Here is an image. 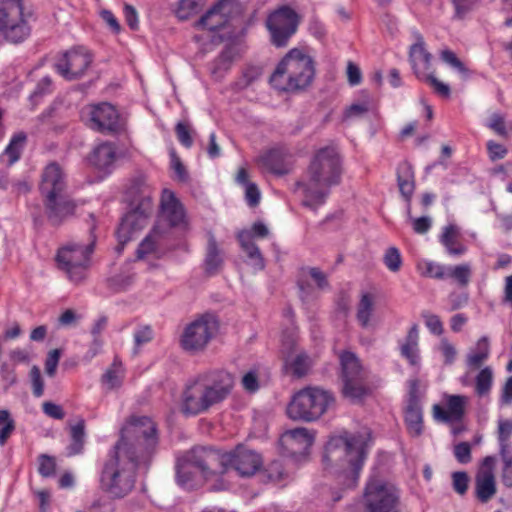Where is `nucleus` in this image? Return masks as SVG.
<instances>
[{
  "mask_svg": "<svg viewBox=\"0 0 512 512\" xmlns=\"http://www.w3.org/2000/svg\"><path fill=\"white\" fill-rule=\"evenodd\" d=\"M454 455L458 462L466 464L471 460V447L467 442H461L454 448Z\"/></svg>",
  "mask_w": 512,
  "mask_h": 512,
  "instance_id": "57",
  "label": "nucleus"
},
{
  "mask_svg": "<svg viewBox=\"0 0 512 512\" xmlns=\"http://www.w3.org/2000/svg\"><path fill=\"white\" fill-rule=\"evenodd\" d=\"M234 376L223 369L208 370L190 378L181 393L180 410L186 416L208 412L232 393Z\"/></svg>",
  "mask_w": 512,
  "mask_h": 512,
  "instance_id": "3",
  "label": "nucleus"
},
{
  "mask_svg": "<svg viewBox=\"0 0 512 512\" xmlns=\"http://www.w3.org/2000/svg\"><path fill=\"white\" fill-rule=\"evenodd\" d=\"M268 477L275 482L284 479L285 471L280 461H273L269 464L267 469Z\"/></svg>",
  "mask_w": 512,
  "mask_h": 512,
  "instance_id": "60",
  "label": "nucleus"
},
{
  "mask_svg": "<svg viewBox=\"0 0 512 512\" xmlns=\"http://www.w3.org/2000/svg\"><path fill=\"white\" fill-rule=\"evenodd\" d=\"M213 453L210 447H195L177 459L176 482L186 489L192 490L198 485V473L204 478L217 474L215 464L206 462L208 455Z\"/></svg>",
  "mask_w": 512,
  "mask_h": 512,
  "instance_id": "8",
  "label": "nucleus"
},
{
  "mask_svg": "<svg viewBox=\"0 0 512 512\" xmlns=\"http://www.w3.org/2000/svg\"><path fill=\"white\" fill-rule=\"evenodd\" d=\"M421 80L425 81L430 87H432L434 92L438 94L440 97L448 98L450 96V87L444 82L437 79L433 72H430Z\"/></svg>",
  "mask_w": 512,
  "mask_h": 512,
  "instance_id": "44",
  "label": "nucleus"
},
{
  "mask_svg": "<svg viewBox=\"0 0 512 512\" xmlns=\"http://www.w3.org/2000/svg\"><path fill=\"white\" fill-rule=\"evenodd\" d=\"M60 357V349H53L49 351L45 360V372L49 377L55 376Z\"/></svg>",
  "mask_w": 512,
  "mask_h": 512,
  "instance_id": "48",
  "label": "nucleus"
},
{
  "mask_svg": "<svg viewBox=\"0 0 512 512\" xmlns=\"http://www.w3.org/2000/svg\"><path fill=\"white\" fill-rule=\"evenodd\" d=\"M26 140L27 136L24 132H18L12 136L8 146L4 150V155L9 157V165L19 160Z\"/></svg>",
  "mask_w": 512,
  "mask_h": 512,
  "instance_id": "36",
  "label": "nucleus"
},
{
  "mask_svg": "<svg viewBox=\"0 0 512 512\" xmlns=\"http://www.w3.org/2000/svg\"><path fill=\"white\" fill-rule=\"evenodd\" d=\"M158 443L156 425L148 417H132L104 461L99 488L111 499H123L134 489L137 470H147Z\"/></svg>",
  "mask_w": 512,
  "mask_h": 512,
  "instance_id": "1",
  "label": "nucleus"
},
{
  "mask_svg": "<svg viewBox=\"0 0 512 512\" xmlns=\"http://www.w3.org/2000/svg\"><path fill=\"white\" fill-rule=\"evenodd\" d=\"M384 264L391 272L399 271L402 259L399 250L396 247L387 249L384 255Z\"/></svg>",
  "mask_w": 512,
  "mask_h": 512,
  "instance_id": "45",
  "label": "nucleus"
},
{
  "mask_svg": "<svg viewBox=\"0 0 512 512\" xmlns=\"http://www.w3.org/2000/svg\"><path fill=\"white\" fill-rule=\"evenodd\" d=\"M153 339V330L150 326H142L138 328L134 333V342L136 348L141 345L149 343Z\"/></svg>",
  "mask_w": 512,
  "mask_h": 512,
  "instance_id": "52",
  "label": "nucleus"
},
{
  "mask_svg": "<svg viewBox=\"0 0 512 512\" xmlns=\"http://www.w3.org/2000/svg\"><path fill=\"white\" fill-rule=\"evenodd\" d=\"M418 269L425 277L442 280L446 278L447 267L432 261H425L418 264Z\"/></svg>",
  "mask_w": 512,
  "mask_h": 512,
  "instance_id": "40",
  "label": "nucleus"
},
{
  "mask_svg": "<svg viewBox=\"0 0 512 512\" xmlns=\"http://www.w3.org/2000/svg\"><path fill=\"white\" fill-rule=\"evenodd\" d=\"M156 249V241L152 235L146 236L139 244L137 249V258L143 259L146 255L154 252Z\"/></svg>",
  "mask_w": 512,
  "mask_h": 512,
  "instance_id": "56",
  "label": "nucleus"
},
{
  "mask_svg": "<svg viewBox=\"0 0 512 512\" xmlns=\"http://www.w3.org/2000/svg\"><path fill=\"white\" fill-rule=\"evenodd\" d=\"M124 16H125L127 25L131 29H133V30L138 29V26H139L138 13L132 5H130V4L124 5Z\"/></svg>",
  "mask_w": 512,
  "mask_h": 512,
  "instance_id": "62",
  "label": "nucleus"
},
{
  "mask_svg": "<svg viewBox=\"0 0 512 512\" xmlns=\"http://www.w3.org/2000/svg\"><path fill=\"white\" fill-rule=\"evenodd\" d=\"M43 412L47 416H49L53 419H57V420H61L65 416V413H64L62 407L60 405H57L52 402L43 403Z\"/></svg>",
  "mask_w": 512,
  "mask_h": 512,
  "instance_id": "63",
  "label": "nucleus"
},
{
  "mask_svg": "<svg viewBox=\"0 0 512 512\" xmlns=\"http://www.w3.org/2000/svg\"><path fill=\"white\" fill-rule=\"evenodd\" d=\"M233 6L231 0H220L198 20L196 26L209 31L223 28L231 17Z\"/></svg>",
  "mask_w": 512,
  "mask_h": 512,
  "instance_id": "21",
  "label": "nucleus"
},
{
  "mask_svg": "<svg viewBox=\"0 0 512 512\" xmlns=\"http://www.w3.org/2000/svg\"><path fill=\"white\" fill-rule=\"evenodd\" d=\"M405 423L409 434L418 437L423 432V413L420 404H407L405 410Z\"/></svg>",
  "mask_w": 512,
  "mask_h": 512,
  "instance_id": "32",
  "label": "nucleus"
},
{
  "mask_svg": "<svg viewBox=\"0 0 512 512\" xmlns=\"http://www.w3.org/2000/svg\"><path fill=\"white\" fill-rule=\"evenodd\" d=\"M512 435V420L504 419L498 422V441L500 447H507L508 440Z\"/></svg>",
  "mask_w": 512,
  "mask_h": 512,
  "instance_id": "46",
  "label": "nucleus"
},
{
  "mask_svg": "<svg viewBox=\"0 0 512 512\" xmlns=\"http://www.w3.org/2000/svg\"><path fill=\"white\" fill-rule=\"evenodd\" d=\"M366 458V443L360 434L344 432L329 439L325 447L323 462L337 468V480L342 488L331 490V500L342 499V492L354 488L360 476Z\"/></svg>",
  "mask_w": 512,
  "mask_h": 512,
  "instance_id": "2",
  "label": "nucleus"
},
{
  "mask_svg": "<svg viewBox=\"0 0 512 512\" xmlns=\"http://www.w3.org/2000/svg\"><path fill=\"white\" fill-rule=\"evenodd\" d=\"M162 216L171 226H179L184 223L185 213L182 204L174 193L164 190L161 198Z\"/></svg>",
  "mask_w": 512,
  "mask_h": 512,
  "instance_id": "25",
  "label": "nucleus"
},
{
  "mask_svg": "<svg viewBox=\"0 0 512 512\" xmlns=\"http://www.w3.org/2000/svg\"><path fill=\"white\" fill-rule=\"evenodd\" d=\"M0 34L12 43L22 42L29 36L22 0H0Z\"/></svg>",
  "mask_w": 512,
  "mask_h": 512,
  "instance_id": "13",
  "label": "nucleus"
},
{
  "mask_svg": "<svg viewBox=\"0 0 512 512\" xmlns=\"http://www.w3.org/2000/svg\"><path fill=\"white\" fill-rule=\"evenodd\" d=\"M218 330L217 317L210 313L202 314L185 326L180 336V346L189 353L203 352L217 335Z\"/></svg>",
  "mask_w": 512,
  "mask_h": 512,
  "instance_id": "11",
  "label": "nucleus"
},
{
  "mask_svg": "<svg viewBox=\"0 0 512 512\" xmlns=\"http://www.w3.org/2000/svg\"><path fill=\"white\" fill-rule=\"evenodd\" d=\"M67 187L66 175L56 162L49 163L42 172L40 192L45 199L61 196Z\"/></svg>",
  "mask_w": 512,
  "mask_h": 512,
  "instance_id": "18",
  "label": "nucleus"
},
{
  "mask_svg": "<svg viewBox=\"0 0 512 512\" xmlns=\"http://www.w3.org/2000/svg\"><path fill=\"white\" fill-rule=\"evenodd\" d=\"M94 243L95 237L87 245L71 243L58 250L56 255L58 267L72 282L79 283L85 278Z\"/></svg>",
  "mask_w": 512,
  "mask_h": 512,
  "instance_id": "12",
  "label": "nucleus"
},
{
  "mask_svg": "<svg viewBox=\"0 0 512 512\" xmlns=\"http://www.w3.org/2000/svg\"><path fill=\"white\" fill-rule=\"evenodd\" d=\"M488 127L492 129L496 134L502 137L508 136V131L505 126L504 117L500 114L495 113L490 117Z\"/></svg>",
  "mask_w": 512,
  "mask_h": 512,
  "instance_id": "54",
  "label": "nucleus"
},
{
  "mask_svg": "<svg viewBox=\"0 0 512 512\" xmlns=\"http://www.w3.org/2000/svg\"><path fill=\"white\" fill-rule=\"evenodd\" d=\"M439 350L441 351L444 357V363L446 365H451L455 361L457 356V350L454 347V345L448 341V339H441Z\"/></svg>",
  "mask_w": 512,
  "mask_h": 512,
  "instance_id": "49",
  "label": "nucleus"
},
{
  "mask_svg": "<svg viewBox=\"0 0 512 512\" xmlns=\"http://www.w3.org/2000/svg\"><path fill=\"white\" fill-rule=\"evenodd\" d=\"M373 312V298L370 294H363L358 304L357 320L362 327L369 325L370 317Z\"/></svg>",
  "mask_w": 512,
  "mask_h": 512,
  "instance_id": "38",
  "label": "nucleus"
},
{
  "mask_svg": "<svg viewBox=\"0 0 512 512\" xmlns=\"http://www.w3.org/2000/svg\"><path fill=\"white\" fill-rule=\"evenodd\" d=\"M446 277L455 279L461 286H466L471 277V267L469 264H460L454 267H447Z\"/></svg>",
  "mask_w": 512,
  "mask_h": 512,
  "instance_id": "41",
  "label": "nucleus"
},
{
  "mask_svg": "<svg viewBox=\"0 0 512 512\" xmlns=\"http://www.w3.org/2000/svg\"><path fill=\"white\" fill-rule=\"evenodd\" d=\"M128 193L132 197V208L124 215L116 232L121 246L147 226L153 211L152 191L143 179H135L129 187Z\"/></svg>",
  "mask_w": 512,
  "mask_h": 512,
  "instance_id": "6",
  "label": "nucleus"
},
{
  "mask_svg": "<svg viewBox=\"0 0 512 512\" xmlns=\"http://www.w3.org/2000/svg\"><path fill=\"white\" fill-rule=\"evenodd\" d=\"M342 175V162L335 147L319 149L314 155L306 179L298 185L303 190V205L316 210L325 203L330 188L338 185Z\"/></svg>",
  "mask_w": 512,
  "mask_h": 512,
  "instance_id": "4",
  "label": "nucleus"
},
{
  "mask_svg": "<svg viewBox=\"0 0 512 512\" xmlns=\"http://www.w3.org/2000/svg\"><path fill=\"white\" fill-rule=\"evenodd\" d=\"M44 204L47 217L53 225H59L67 217L73 215L76 207L75 203L66 198L64 194L45 199Z\"/></svg>",
  "mask_w": 512,
  "mask_h": 512,
  "instance_id": "23",
  "label": "nucleus"
},
{
  "mask_svg": "<svg viewBox=\"0 0 512 512\" xmlns=\"http://www.w3.org/2000/svg\"><path fill=\"white\" fill-rule=\"evenodd\" d=\"M397 182L400 193L407 202V213L409 218L412 220L414 232L417 234L427 233L432 225L431 218L428 216L412 218L410 215L411 198L415 189V181L413 168L408 162H402L398 165Z\"/></svg>",
  "mask_w": 512,
  "mask_h": 512,
  "instance_id": "15",
  "label": "nucleus"
},
{
  "mask_svg": "<svg viewBox=\"0 0 512 512\" xmlns=\"http://www.w3.org/2000/svg\"><path fill=\"white\" fill-rule=\"evenodd\" d=\"M246 201L249 206L255 207L260 201V191L256 184H247L245 191Z\"/></svg>",
  "mask_w": 512,
  "mask_h": 512,
  "instance_id": "64",
  "label": "nucleus"
},
{
  "mask_svg": "<svg viewBox=\"0 0 512 512\" xmlns=\"http://www.w3.org/2000/svg\"><path fill=\"white\" fill-rule=\"evenodd\" d=\"M400 353L410 365H420L419 331L416 324L409 329L405 341L400 347Z\"/></svg>",
  "mask_w": 512,
  "mask_h": 512,
  "instance_id": "28",
  "label": "nucleus"
},
{
  "mask_svg": "<svg viewBox=\"0 0 512 512\" xmlns=\"http://www.w3.org/2000/svg\"><path fill=\"white\" fill-rule=\"evenodd\" d=\"M258 164L265 170L278 175L286 174L289 170L286 163V153L278 148L263 153L258 158Z\"/></svg>",
  "mask_w": 512,
  "mask_h": 512,
  "instance_id": "26",
  "label": "nucleus"
},
{
  "mask_svg": "<svg viewBox=\"0 0 512 512\" xmlns=\"http://www.w3.org/2000/svg\"><path fill=\"white\" fill-rule=\"evenodd\" d=\"M242 250L250 260L255 270H263L265 267L263 256L259 247L252 240V234L248 230L240 231L237 235Z\"/></svg>",
  "mask_w": 512,
  "mask_h": 512,
  "instance_id": "30",
  "label": "nucleus"
},
{
  "mask_svg": "<svg viewBox=\"0 0 512 512\" xmlns=\"http://www.w3.org/2000/svg\"><path fill=\"white\" fill-rule=\"evenodd\" d=\"M92 57L83 48L65 52L55 63L57 72L67 80H75L82 77L90 66Z\"/></svg>",
  "mask_w": 512,
  "mask_h": 512,
  "instance_id": "17",
  "label": "nucleus"
},
{
  "mask_svg": "<svg viewBox=\"0 0 512 512\" xmlns=\"http://www.w3.org/2000/svg\"><path fill=\"white\" fill-rule=\"evenodd\" d=\"M175 132L179 142L185 146L186 148H190L193 144V139L190 135V130L188 125L185 123L179 122L175 127Z\"/></svg>",
  "mask_w": 512,
  "mask_h": 512,
  "instance_id": "55",
  "label": "nucleus"
},
{
  "mask_svg": "<svg viewBox=\"0 0 512 512\" xmlns=\"http://www.w3.org/2000/svg\"><path fill=\"white\" fill-rule=\"evenodd\" d=\"M299 24L297 13L288 6H282L269 14L266 27L271 43L276 47H285L296 33Z\"/></svg>",
  "mask_w": 512,
  "mask_h": 512,
  "instance_id": "14",
  "label": "nucleus"
},
{
  "mask_svg": "<svg viewBox=\"0 0 512 512\" xmlns=\"http://www.w3.org/2000/svg\"><path fill=\"white\" fill-rule=\"evenodd\" d=\"M432 55L425 49L423 37L418 35L417 41L409 50V61L416 77L420 80L431 71Z\"/></svg>",
  "mask_w": 512,
  "mask_h": 512,
  "instance_id": "22",
  "label": "nucleus"
},
{
  "mask_svg": "<svg viewBox=\"0 0 512 512\" xmlns=\"http://www.w3.org/2000/svg\"><path fill=\"white\" fill-rule=\"evenodd\" d=\"M200 2L198 0H180L177 9V16L181 20H186L200 10Z\"/></svg>",
  "mask_w": 512,
  "mask_h": 512,
  "instance_id": "43",
  "label": "nucleus"
},
{
  "mask_svg": "<svg viewBox=\"0 0 512 512\" xmlns=\"http://www.w3.org/2000/svg\"><path fill=\"white\" fill-rule=\"evenodd\" d=\"M171 167L177 175V179L179 181L186 182L188 180V173L186 168L175 153L171 154Z\"/></svg>",
  "mask_w": 512,
  "mask_h": 512,
  "instance_id": "59",
  "label": "nucleus"
},
{
  "mask_svg": "<svg viewBox=\"0 0 512 512\" xmlns=\"http://www.w3.org/2000/svg\"><path fill=\"white\" fill-rule=\"evenodd\" d=\"M117 158L116 146L112 142H101L96 145L89 155L91 165L101 171H108Z\"/></svg>",
  "mask_w": 512,
  "mask_h": 512,
  "instance_id": "24",
  "label": "nucleus"
},
{
  "mask_svg": "<svg viewBox=\"0 0 512 512\" xmlns=\"http://www.w3.org/2000/svg\"><path fill=\"white\" fill-rule=\"evenodd\" d=\"M458 237L459 229L454 224L445 226L440 235V243L452 256H461L466 252V247L458 241Z\"/></svg>",
  "mask_w": 512,
  "mask_h": 512,
  "instance_id": "31",
  "label": "nucleus"
},
{
  "mask_svg": "<svg viewBox=\"0 0 512 512\" xmlns=\"http://www.w3.org/2000/svg\"><path fill=\"white\" fill-rule=\"evenodd\" d=\"M476 496L482 503L488 502L496 493L495 476L491 468L481 470L475 480Z\"/></svg>",
  "mask_w": 512,
  "mask_h": 512,
  "instance_id": "29",
  "label": "nucleus"
},
{
  "mask_svg": "<svg viewBox=\"0 0 512 512\" xmlns=\"http://www.w3.org/2000/svg\"><path fill=\"white\" fill-rule=\"evenodd\" d=\"M334 401L330 391L309 386L294 394L287 406V415L292 420L312 422L325 414Z\"/></svg>",
  "mask_w": 512,
  "mask_h": 512,
  "instance_id": "7",
  "label": "nucleus"
},
{
  "mask_svg": "<svg viewBox=\"0 0 512 512\" xmlns=\"http://www.w3.org/2000/svg\"><path fill=\"white\" fill-rule=\"evenodd\" d=\"M242 386L248 392H256L259 388L257 374L254 371L247 372L242 377Z\"/></svg>",
  "mask_w": 512,
  "mask_h": 512,
  "instance_id": "61",
  "label": "nucleus"
},
{
  "mask_svg": "<svg viewBox=\"0 0 512 512\" xmlns=\"http://www.w3.org/2000/svg\"><path fill=\"white\" fill-rule=\"evenodd\" d=\"M453 489L460 495L467 492L468 489V475L466 472H454L452 474Z\"/></svg>",
  "mask_w": 512,
  "mask_h": 512,
  "instance_id": "51",
  "label": "nucleus"
},
{
  "mask_svg": "<svg viewBox=\"0 0 512 512\" xmlns=\"http://www.w3.org/2000/svg\"><path fill=\"white\" fill-rule=\"evenodd\" d=\"M87 125L101 133H117L122 129L120 115L116 108L106 102L92 105L84 112Z\"/></svg>",
  "mask_w": 512,
  "mask_h": 512,
  "instance_id": "16",
  "label": "nucleus"
},
{
  "mask_svg": "<svg viewBox=\"0 0 512 512\" xmlns=\"http://www.w3.org/2000/svg\"><path fill=\"white\" fill-rule=\"evenodd\" d=\"M445 408L440 405L433 406V416L436 420L445 423H459L465 416L468 397L464 395H446Z\"/></svg>",
  "mask_w": 512,
  "mask_h": 512,
  "instance_id": "20",
  "label": "nucleus"
},
{
  "mask_svg": "<svg viewBox=\"0 0 512 512\" xmlns=\"http://www.w3.org/2000/svg\"><path fill=\"white\" fill-rule=\"evenodd\" d=\"M314 436L306 428H295L284 432L280 444L285 452L292 456L306 455L312 446Z\"/></svg>",
  "mask_w": 512,
  "mask_h": 512,
  "instance_id": "19",
  "label": "nucleus"
},
{
  "mask_svg": "<svg viewBox=\"0 0 512 512\" xmlns=\"http://www.w3.org/2000/svg\"><path fill=\"white\" fill-rule=\"evenodd\" d=\"M422 316L426 327L432 334L439 336L443 333V323L439 316L431 313H423Z\"/></svg>",
  "mask_w": 512,
  "mask_h": 512,
  "instance_id": "47",
  "label": "nucleus"
},
{
  "mask_svg": "<svg viewBox=\"0 0 512 512\" xmlns=\"http://www.w3.org/2000/svg\"><path fill=\"white\" fill-rule=\"evenodd\" d=\"M493 383V371L490 367L482 368L475 377V393L479 397L489 395Z\"/></svg>",
  "mask_w": 512,
  "mask_h": 512,
  "instance_id": "37",
  "label": "nucleus"
},
{
  "mask_svg": "<svg viewBox=\"0 0 512 512\" xmlns=\"http://www.w3.org/2000/svg\"><path fill=\"white\" fill-rule=\"evenodd\" d=\"M441 60L449 65L451 68L455 69L457 72H459L464 77H467L469 74L468 68L465 66V64L457 57V55L449 50L445 49L442 50L440 53Z\"/></svg>",
  "mask_w": 512,
  "mask_h": 512,
  "instance_id": "42",
  "label": "nucleus"
},
{
  "mask_svg": "<svg viewBox=\"0 0 512 512\" xmlns=\"http://www.w3.org/2000/svg\"><path fill=\"white\" fill-rule=\"evenodd\" d=\"M489 354V340L484 336L478 340L475 351L467 355L466 364L469 368L478 369L488 359Z\"/></svg>",
  "mask_w": 512,
  "mask_h": 512,
  "instance_id": "34",
  "label": "nucleus"
},
{
  "mask_svg": "<svg viewBox=\"0 0 512 512\" xmlns=\"http://www.w3.org/2000/svg\"><path fill=\"white\" fill-rule=\"evenodd\" d=\"M15 421L6 409H0V446H4L15 430Z\"/></svg>",
  "mask_w": 512,
  "mask_h": 512,
  "instance_id": "39",
  "label": "nucleus"
},
{
  "mask_svg": "<svg viewBox=\"0 0 512 512\" xmlns=\"http://www.w3.org/2000/svg\"><path fill=\"white\" fill-rule=\"evenodd\" d=\"M343 395L352 401H361L370 393L367 384L368 371L361 365L359 358L350 351L339 355Z\"/></svg>",
  "mask_w": 512,
  "mask_h": 512,
  "instance_id": "10",
  "label": "nucleus"
},
{
  "mask_svg": "<svg viewBox=\"0 0 512 512\" xmlns=\"http://www.w3.org/2000/svg\"><path fill=\"white\" fill-rule=\"evenodd\" d=\"M85 421L79 420L70 428V444L67 446V456L81 454L85 444Z\"/></svg>",
  "mask_w": 512,
  "mask_h": 512,
  "instance_id": "33",
  "label": "nucleus"
},
{
  "mask_svg": "<svg viewBox=\"0 0 512 512\" xmlns=\"http://www.w3.org/2000/svg\"><path fill=\"white\" fill-rule=\"evenodd\" d=\"M206 462L215 464L217 474H223L232 468L242 477L254 475L263 464L258 452L243 445H238L234 450L226 453L213 449V453L208 455Z\"/></svg>",
  "mask_w": 512,
  "mask_h": 512,
  "instance_id": "9",
  "label": "nucleus"
},
{
  "mask_svg": "<svg viewBox=\"0 0 512 512\" xmlns=\"http://www.w3.org/2000/svg\"><path fill=\"white\" fill-rule=\"evenodd\" d=\"M30 378L34 396L41 397L44 393V382L41 376L40 369L37 366H33L31 368Z\"/></svg>",
  "mask_w": 512,
  "mask_h": 512,
  "instance_id": "50",
  "label": "nucleus"
},
{
  "mask_svg": "<svg viewBox=\"0 0 512 512\" xmlns=\"http://www.w3.org/2000/svg\"><path fill=\"white\" fill-rule=\"evenodd\" d=\"M487 150L492 161L503 159L508 152L504 145L492 140L487 142Z\"/></svg>",
  "mask_w": 512,
  "mask_h": 512,
  "instance_id": "58",
  "label": "nucleus"
},
{
  "mask_svg": "<svg viewBox=\"0 0 512 512\" xmlns=\"http://www.w3.org/2000/svg\"><path fill=\"white\" fill-rule=\"evenodd\" d=\"M224 264V254L220 249L212 233L208 234L206 253L204 258V270L212 276L219 273Z\"/></svg>",
  "mask_w": 512,
  "mask_h": 512,
  "instance_id": "27",
  "label": "nucleus"
},
{
  "mask_svg": "<svg viewBox=\"0 0 512 512\" xmlns=\"http://www.w3.org/2000/svg\"><path fill=\"white\" fill-rule=\"evenodd\" d=\"M56 464L52 457L41 455L39 457V473L44 477L52 476L55 473Z\"/></svg>",
  "mask_w": 512,
  "mask_h": 512,
  "instance_id": "53",
  "label": "nucleus"
},
{
  "mask_svg": "<svg viewBox=\"0 0 512 512\" xmlns=\"http://www.w3.org/2000/svg\"><path fill=\"white\" fill-rule=\"evenodd\" d=\"M310 366L311 360L308 357V355L304 352L295 355L291 359L289 357L285 359L286 369L291 371L292 374L298 378L306 375L308 370L310 369Z\"/></svg>",
  "mask_w": 512,
  "mask_h": 512,
  "instance_id": "35",
  "label": "nucleus"
},
{
  "mask_svg": "<svg viewBox=\"0 0 512 512\" xmlns=\"http://www.w3.org/2000/svg\"><path fill=\"white\" fill-rule=\"evenodd\" d=\"M315 67L311 56L301 49H291L278 63L270 76L271 85L283 92H296L308 87L314 78Z\"/></svg>",
  "mask_w": 512,
  "mask_h": 512,
  "instance_id": "5",
  "label": "nucleus"
}]
</instances>
